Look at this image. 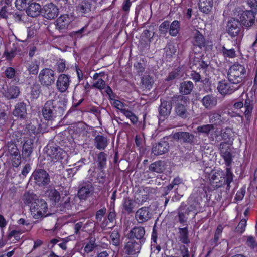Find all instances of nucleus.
Here are the masks:
<instances>
[{
	"mask_svg": "<svg viewBox=\"0 0 257 257\" xmlns=\"http://www.w3.org/2000/svg\"><path fill=\"white\" fill-rule=\"evenodd\" d=\"M36 134V127L31 123L26 125L25 128L21 131L20 139L23 138L24 141L22 153L23 158L27 159L31 155L33 149L34 140L29 137Z\"/></svg>",
	"mask_w": 257,
	"mask_h": 257,
	"instance_id": "1",
	"label": "nucleus"
},
{
	"mask_svg": "<svg viewBox=\"0 0 257 257\" xmlns=\"http://www.w3.org/2000/svg\"><path fill=\"white\" fill-rule=\"evenodd\" d=\"M189 99L182 95H175L171 97V104L174 106L176 115L183 119L188 116V105Z\"/></svg>",
	"mask_w": 257,
	"mask_h": 257,
	"instance_id": "2",
	"label": "nucleus"
},
{
	"mask_svg": "<svg viewBox=\"0 0 257 257\" xmlns=\"http://www.w3.org/2000/svg\"><path fill=\"white\" fill-rule=\"evenodd\" d=\"M246 70L244 65L235 63L228 70L227 78L237 84H241L246 77Z\"/></svg>",
	"mask_w": 257,
	"mask_h": 257,
	"instance_id": "3",
	"label": "nucleus"
},
{
	"mask_svg": "<svg viewBox=\"0 0 257 257\" xmlns=\"http://www.w3.org/2000/svg\"><path fill=\"white\" fill-rule=\"evenodd\" d=\"M242 84H237L228 79L219 81L217 84V89L218 92L223 96L231 95L238 90Z\"/></svg>",
	"mask_w": 257,
	"mask_h": 257,
	"instance_id": "4",
	"label": "nucleus"
},
{
	"mask_svg": "<svg viewBox=\"0 0 257 257\" xmlns=\"http://www.w3.org/2000/svg\"><path fill=\"white\" fill-rule=\"evenodd\" d=\"M47 210V203L44 199L35 200L31 204L30 210L35 219H40L47 216L46 214Z\"/></svg>",
	"mask_w": 257,
	"mask_h": 257,
	"instance_id": "5",
	"label": "nucleus"
},
{
	"mask_svg": "<svg viewBox=\"0 0 257 257\" xmlns=\"http://www.w3.org/2000/svg\"><path fill=\"white\" fill-rule=\"evenodd\" d=\"M219 150L226 167H231L234 156L231 145L227 142H221L219 146Z\"/></svg>",
	"mask_w": 257,
	"mask_h": 257,
	"instance_id": "6",
	"label": "nucleus"
},
{
	"mask_svg": "<svg viewBox=\"0 0 257 257\" xmlns=\"http://www.w3.org/2000/svg\"><path fill=\"white\" fill-rule=\"evenodd\" d=\"M31 179L34 180L35 184L40 187L46 186L50 182L49 174L42 169H36L33 172Z\"/></svg>",
	"mask_w": 257,
	"mask_h": 257,
	"instance_id": "7",
	"label": "nucleus"
},
{
	"mask_svg": "<svg viewBox=\"0 0 257 257\" xmlns=\"http://www.w3.org/2000/svg\"><path fill=\"white\" fill-rule=\"evenodd\" d=\"M38 78L42 85L49 88L54 83L55 72L51 69L44 68L40 71Z\"/></svg>",
	"mask_w": 257,
	"mask_h": 257,
	"instance_id": "8",
	"label": "nucleus"
},
{
	"mask_svg": "<svg viewBox=\"0 0 257 257\" xmlns=\"http://www.w3.org/2000/svg\"><path fill=\"white\" fill-rule=\"evenodd\" d=\"M191 42L194 50H197L198 52L205 50L208 43L204 35L198 30L193 32Z\"/></svg>",
	"mask_w": 257,
	"mask_h": 257,
	"instance_id": "9",
	"label": "nucleus"
},
{
	"mask_svg": "<svg viewBox=\"0 0 257 257\" xmlns=\"http://www.w3.org/2000/svg\"><path fill=\"white\" fill-rule=\"evenodd\" d=\"M66 155V152L62 150L60 147H51L47 151V161H50L52 163L61 161Z\"/></svg>",
	"mask_w": 257,
	"mask_h": 257,
	"instance_id": "10",
	"label": "nucleus"
},
{
	"mask_svg": "<svg viewBox=\"0 0 257 257\" xmlns=\"http://www.w3.org/2000/svg\"><path fill=\"white\" fill-rule=\"evenodd\" d=\"M145 229L143 226H134L127 233V239L135 240L144 244L146 241Z\"/></svg>",
	"mask_w": 257,
	"mask_h": 257,
	"instance_id": "11",
	"label": "nucleus"
},
{
	"mask_svg": "<svg viewBox=\"0 0 257 257\" xmlns=\"http://www.w3.org/2000/svg\"><path fill=\"white\" fill-rule=\"evenodd\" d=\"M256 14L257 13L254 12L253 11H243L238 15V20L243 26L245 28H249L254 24Z\"/></svg>",
	"mask_w": 257,
	"mask_h": 257,
	"instance_id": "12",
	"label": "nucleus"
},
{
	"mask_svg": "<svg viewBox=\"0 0 257 257\" xmlns=\"http://www.w3.org/2000/svg\"><path fill=\"white\" fill-rule=\"evenodd\" d=\"M51 107L56 117H61L65 113L67 101L65 99L58 98L54 100H49Z\"/></svg>",
	"mask_w": 257,
	"mask_h": 257,
	"instance_id": "13",
	"label": "nucleus"
},
{
	"mask_svg": "<svg viewBox=\"0 0 257 257\" xmlns=\"http://www.w3.org/2000/svg\"><path fill=\"white\" fill-rule=\"evenodd\" d=\"M143 244V243L135 240L128 239L124 247V252L126 254L130 256L138 254L140 253Z\"/></svg>",
	"mask_w": 257,
	"mask_h": 257,
	"instance_id": "14",
	"label": "nucleus"
},
{
	"mask_svg": "<svg viewBox=\"0 0 257 257\" xmlns=\"http://www.w3.org/2000/svg\"><path fill=\"white\" fill-rule=\"evenodd\" d=\"M223 173V176L220 177V180H219L216 186L218 187H222L224 185H226V189L229 190L230 188V184L233 180L234 175L231 170V167H226L225 169V172Z\"/></svg>",
	"mask_w": 257,
	"mask_h": 257,
	"instance_id": "15",
	"label": "nucleus"
},
{
	"mask_svg": "<svg viewBox=\"0 0 257 257\" xmlns=\"http://www.w3.org/2000/svg\"><path fill=\"white\" fill-rule=\"evenodd\" d=\"M152 212L149 207H142L136 212L135 219L139 224H143L149 221L152 217Z\"/></svg>",
	"mask_w": 257,
	"mask_h": 257,
	"instance_id": "16",
	"label": "nucleus"
},
{
	"mask_svg": "<svg viewBox=\"0 0 257 257\" xmlns=\"http://www.w3.org/2000/svg\"><path fill=\"white\" fill-rule=\"evenodd\" d=\"M70 77L65 74H61L56 80V88L60 93H65L69 87Z\"/></svg>",
	"mask_w": 257,
	"mask_h": 257,
	"instance_id": "17",
	"label": "nucleus"
},
{
	"mask_svg": "<svg viewBox=\"0 0 257 257\" xmlns=\"http://www.w3.org/2000/svg\"><path fill=\"white\" fill-rule=\"evenodd\" d=\"M43 16L47 19H53L58 15V9L57 6L51 3L44 6Z\"/></svg>",
	"mask_w": 257,
	"mask_h": 257,
	"instance_id": "18",
	"label": "nucleus"
},
{
	"mask_svg": "<svg viewBox=\"0 0 257 257\" xmlns=\"http://www.w3.org/2000/svg\"><path fill=\"white\" fill-rule=\"evenodd\" d=\"M169 147L170 146L167 141L161 140L153 146L152 153L156 156L161 155L167 152Z\"/></svg>",
	"mask_w": 257,
	"mask_h": 257,
	"instance_id": "19",
	"label": "nucleus"
},
{
	"mask_svg": "<svg viewBox=\"0 0 257 257\" xmlns=\"http://www.w3.org/2000/svg\"><path fill=\"white\" fill-rule=\"evenodd\" d=\"M241 24L239 20L237 19H233L229 21L227 33L232 38L238 36L241 30Z\"/></svg>",
	"mask_w": 257,
	"mask_h": 257,
	"instance_id": "20",
	"label": "nucleus"
},
{
	"mask_svg": "<svg viewBox=\"0 0 257 257\" xmlns=\"http://www.w3.org/2000/svg\"><path fill=\"white\" fill-rule=\"evenodd\" d=\"M174 138L180 142L192 144L194 142L195 137L187 132H178L174 134Z\"/></svg>",
	"mask_w": 257,
	"mask_h": 257,
	"instance_id": "21",
	"label": "nucleus"
},
{
	"mask_svg": "<svg viewBox=\"0 0 257 257\" xmlns=\"http://www.w3.org/2000/svg\"><path fill=\"white\" fill-rule=\"evenodd\" d=\"M12 113L13 115L18 118H25L27 114L26 104L23 102L17 103Z\"/></svg>",
	"mask_w": 257,
	"mask_h": 257,
	"instance_id": "22",
	"label": "nucleus"
},
{
	"mask_svg": "<svg viewBox=\"0 0 257 257\" xmlns=\"http://www.w3.org/2000/svg\"><path fill=\"white\" fill-rule=\"evenodd\" d=\"M93 190V188L91 184H85L81 187L78 191L77 195L80 200H86Z\"/></svg>",
	"mask_w": 257,
	"mask_h": 257,
	"instance_id": "23",
	"label": "nucleus"
},
{
	"mask_svg": "<svg viewBox=\"0 0 257 257\" xmlns=\"http://www.w3.org/2000/svg\"><path fill=\"white\" fill-rule=\"evenodd\" d=\"M109 140L101 135H97L94 139V146L98 150H104L108 145Z\"/></svg>",
	"mask_w": 257,
	"mask_h": 257,
	"instance_id": "24",
	"label": "nucleus"
},
{
	"mask_svg": "<svg viewBox=\"0 0 257 257\" xmlns=\"http://www.w3.org/2000/svg\"><path fill=\"white\" fill-rule=\"evenodd\" d=\"M133 66L137 74L142 76L147 67V60L146 58H141L134 63Z\"/></svg>",
	"mask_w": 257,
	"mask_h": 257,
	"instance_id": "25",
	"label": "nucleus"
},
{
	"mask_svg": "<svg viewBox=\"0 0 257 257\" xmlns=\"http://www.w3.org/2000/svg\"><path fill=\"white\" fill-rule=\"evenodd\" d=\"M49 100L47 101L42 109V114L45 120H51L56 117Z\"/></svg>",
	"mask_w": 257,
	"mask_h": 257,
	"instance_id": "26",
	"label": "nucleus"
},
{
	"mask_svg": "<svg viewBox=\"0 0 257 257\" xmlns=\"http://www.w3.org/2000/svg\"><path fill=\"white\" fill-rule=\"evenodd\" d=\"M203 106L206 109H210L217 105V99L212 94H207L201 100Z\"/></svg>",
	"mask_w": 257,
	"mask_h": 257,
	"instance_id": "27",
	"label": "nucleus"
},
{
	"mask_svg": "<svg viewBox=\"0 0 257 257\" xmlns=\"http://www.w3.org/2000/svg\"><path fill=\"white\" fill-rule=\"evenodd\" d=\"M41 6L37 3L30 4L26 10L28 16L35 18L40 15L41 12Z\"/></svg>",
	"mask_w": 257,
	"mask_h": 257,
	"instance_id": "28",
	"label": "nucleus"
},
{
	"mask_svg": "<svg viewBox=\"0 0 257 257\" xmlns=\"http://www.w3.org/2000/svg\"><path fill=\"white\" fill-rule=\"evenodd\" d=\"M172 106L171 98L170 102L166 100L161 101V104L159 109L160 115L164 118H167L171 113Z\"/></svg>",
	"mask_w": 257,
	"mask_h": 257,
	"instance_id": "29",
	"label": "nucleus"
},
{
	"mask_svg": "<svg viewBox=\"0 0 257 257\" xmlns=\"http://www.w3.org/2000/svg\"><path fill=\"white\" fill-rule=\"evenodd\" d=\"M194 88V84L191 81H184L180 84L179 92L182 95L190 94Z\"/></svg>",
	"mask_w": 257,
	"mask_h": 257,
	"instance_id": "30",
	"label": "nucleus"
},
{
	"mask_svg": "<svg viewBox=\"0 0 257 257\" xmlns=\"http://www.w3.org/2000/svg\"><path fill=\"white\" fill-rule=\"evenodd\" d=\"M107 155L104 152H100L96 155V169H105L107 166Z\"/></svg>",
	"mask_w": 257,
	"mask_h": 257,
	"instance_id": "31",
	"label": "nucleus"
},
{
	"mask_svg": "<svg viewBox=\"0 0 257 257\" xmlns=\"http://www.w3.org/2000/svg\"><path fill=\"white\" fill-rule=\"evenodd\" d=\"M91 4L87 0H84L76 6V10L82 15L89 13L92 7Z\"/></svg>",
	"mask_w": 257,
	"mask_h": 257,
	"instance_id": "32",
	"label": "nucleus"
},
{
	"mask_svg": "<svg viewBox=\"0 0 257 257\" xmlns=\"http://www.w3.org/2000/svg\"><path fill=\"white\" fill-rule=\"evenodd\" d=\"M209 122L211 124L214 125H221L225 121V119L221 116V115L217 112H212L209 116Z\"/></svg>",
	"mask_w": 257,
	"mask_h": 257,
	"instance_id": "33",
	"label": "nucleus"
},
{
	"mask_svg": "<svg viewBox=\"0 0 257 257\" xmlns=\"http://www.w3.org/2000/svg\"><path fill=\"white\" fill-rule=\"evenodd\" d=\"M123 209L127 214H131L133 212V210L135 207V200L131 198L127 197L124 198L122 202Z\"/></svg>",
	"mask_w": 257,
	"mask_h": 257,
	"instance_id": "34",
	"label": "nucleus"
},
{
	"mask_svg": "<svg viewBox=\"0 0 257 257\" xmlns=\"http://www.w3.org/2000/svg\"><path fill=\"white\" fill-rule=\"evenodd\" d=\"M56 23V27L60 31L66 29L69 24L68 17L64 15H61L57 18Z\"/></svg>",
	"mask_w": 257,
	"mask_h": 257,
	"instance_id": "35",
	"label": "nucleus"
},
{
	"mask_svg": "<svg viewBox=\"0 0 257 257\" xmlns=\"http://www.w3.org/2000/svg\"><path fill=\"white\" fill-rule=\"evenodd\" d=\"M199 9L204 13H208L212 9L213 0H199L198 3Z\"/></svg>",
	"mask_w": 257,
	"mask_h": 257,
	"instance_id": "36",
	"label": "nucleus"
},
{
	"mask_svg": "<svg viewBox=\"0 0 257 257\" xmlns=\"http://www.w3.org/2000/svg\"><path fill=\"white\" fill-rule=\"evenodd\" d=\"M41 93V87L38 83L35 82L31 87L30 98L32 100L37 99Z\"/></svg>",
	"mask_w": 257,
	"mask_h": 257,
	"instance_id": "37",
	"label": "nucleus"
},
{
	"mask_svg": "<svg viewBox=\"0 0 257 257\" xmlns=\"http://www.w3.org/2000/svg\"><path fill=\"white\" fill-rule=\"evenodd\" d=\"M20 94L19 88L15 85L11 86L6 92L5 96L8 99H12L16 98Z\"/></svg>",
	"mask_w": 257,
	"mask_h": 257,
	"instance_id": "38",
	"label": "nucleus"
},
{
	"mask_svg": "<svg viewBox=\"0 0 257 257\" xmlns=\"http://www.w3.org/2000/svg\"><path fill=\"white\" fill-rule=\"evenodd\" d=\"M180 233V241L184 244H187L190 242L189 239L188 229L187 227L179 228Z\"/></svg>",
	"mask_w": 257,
	"mask_h": 257,
	"instance_id": "39",
	"label": "nucleus"
},
{
	"mask_svg": "<svg viewBox=\"0 0 257 257\" xmlns=\"http://www.w3.org/2000/svg\"><path fill=\"white\" fill-rule=\"evenodd\" d=\"M180 22L178 20H174L169 26V34L171 36L175 37L179 32Z\"/></svg>",
	"mask_w": 257,
	"mask_h": 257,
	"instance_id": "40",
	"label": "nucleus"
},
{
	"mask_svg": "<svg viewBox=\"0 0 257 257\" xmlns=\"http://www.w3.org/2000/svg\"><path fill=\"white\" fill-rule=\"evenodd\" d=\"M190 214L186 211L185 208H184L182 205L178 209V219L180 223L183 224L187 221Z\"/></svg>",
	"mask_w": 257,
	"mask_h": 257,
	"instance_id": "41",
	"label": "nucleus"
},
{
	"mask_svg": "<svg viewBox=\"0 0 257 257\" xmlns=\"http://www.w3.org/2000/svg\"><path fill=\"white\" fill-rule=\"evenodd\" d=\"M142 86L145 89L150 90L154 83V80L150 75L144 76L141 79Z\"/></svg>",
	"mask_w": 257,
	"mask_h": 257,
	"instance_id": "42",
	"label": "nucleus"
},
{
	"mask_svg": "<svg viewBox=\"0 0 257 257\" xmlns=\"http://www.w3.org/2000/svg\"><path fill=\"white\" fill-rule=\"evenodd\" d=\"M47 196L50 200L55 203L58 202L60 199V193L55 189H51L47 191Z\"/></svg>",
	"mask_w": 257,
	"mask_h": 257,
	"instance_id": "43",
	"label": "nucleus"
},
{
	"mask_svg": "<svg viewBox=\"0 0 257 257\" xmlns=\"http://www.w3.org/2000/svg\"><path fill=\"white\" fill-rule=\"evenodd\" d=\"M30 74L37 75L39 69V63L37 60H34L29 63L27 67Z\"/></svg>",
	"mask_w": 257,
	"mask_h": 257,
	"instance_id": "44",
	"label": "nucleus"
},
{
	"mask_svg": "<svg viewBox=\"0 0 257 257\" xmlns=\"http://www.w3.org/2000/svg\"><path fill=\"white\" fill-rule=\"evenodd\" d=\"M149 168L150 171L157 173H162L164 170V166L160 161L151 164Z\"/></svg>",
	"mask_w": 257,
	"mask_h": 257,
	"instance_id": "45",
	"label": "nucleus"
},
{
	"mask_svg": "<svg viewBox=\"0 0 257 257\" xmlns=\"http://www.w3.org/2000/svg\"><path fill=\"white\" fill-rule=\"evenodd\" d=\"M96 172H93V173L96 174L95 177L97 182L100 184H103L105 182L106 173L105 169H96Z\"/></svg>",
	"mask_w": 257,
	"mask_h": 257,
	"instance_id": "46",
	"label": "nucleus"
},
{
	"mask_svg": "<svg viewBox=\"0 0 257 257\" xmlns=\"http://www.w3.org/2000/svg\"><path fill=\"white\" fill-rule=\"evenodd\" d=\"M96 244L95 243V240H90L87 242L84 246L83 252L84 254H88L89 253L92 252L96 248Z\"/></svg>",
	"mask_w": 257,
	"mask_h": 257,
	"instance_id": "47",
	"label": "nucleus"
},
{
	"mask_svg": "<svg viewBox=\"0 0 257 257\" xmlns=\"http://www.w3.org/2000/svg\"><path fill=\"white\" fill-rule=\"evenodd\" d=\"M111 243L112 245L118 246L120 244V235L117 230H114L110 235Z\"/></svg>",
	"mask_w": 257,
	"mask_h": 257,
	"instance_id": "48",
	"label": "nucleus"
},
{
	"mask_svg": "<svg viewBox=\"0 0 257 257\" xmlns=\"http://www.w3.org/2000/svg\"><path fill=\"white\" fill-rule=\"evenodd\" d=\"M215 128L213 124H204L198 126L197 128V132L205 135H208L211 131Z\"/></svg>",
	"mask_w": 257,
	"mask_h": 257,
	"instance_id": "49",
	"label": "nucleus"
},
{
	"mask_svg": "<svg viewBox=\"0 0 257 257\" xmlns=\"http://www.w3.org/2000/svg\"><path fill=\"white\" fill-rule=\"evenodd\" d=\"M222 53L224 57L234 58L236 57V51L234 48L228 49L225 47L223 46Z\"/></svg>",
	"mask_w": 257,
	"mask_h": 257,
	"instance_id": "50",
	"label": "nucleus"
},
{
	"mask_svg": "<svg viewBox=\"0 0 257 257\" xmlns=\"http://www.w3.org/2000/svg\"><path fill=\"white\" fill-rule=\"evenodd\" d=\"M164 50L166 57L169 58H172L176 52V49L173 44H167Z\"/></svg>",
	"mask_w": 257,
	"mask_h": 257,
	"instance_id": "51",
	"label": "nucleus"
},
{
	"mask_svg": "<svg viewBox=\"0 0 257 257\" xmlns=\"http://www.w3.org/2000/svg\"><path fill=\"white\" fill-rule=\"evenodd\" d=\"M170 22L168 20L163 22L159 26V31L161 35L166 36L169 30Z\"/></svg>",
	"mask_w": 257,
	"mask_h": 257,
	"instance_id": "52",
	"label": "nucleus"
},
{
	"mask_svg": "<svg viewBox=\"0 0 257 257\" xmlns=\"http://www.w3.org/2000/svg\"><path fill=\"white\" fill-rule=\"evenodd\" d=\"M247 218L242 219L235 229V231L239 234H242L245 230Z\"/></svg>",
	"mask_w": 257,
	"mask_h": 257,
	"instance_id": "53",
	"label": "nucleus"
},
{
	"mask_svg": "<svg viewBox=\"0 0 257 257\" xmlns=\"http://www.w3.org/2000/svg\"><path fill=\"white\" fill-rule=\"evenodd\" d=\"M20 11H17L13 14V18L16 22H22L24 21V18L26 17V15L23 10H19Z\"/></svg>",
	"mask_w": 257,
	"mask_h": 257,
	"instance_id": "54",
	"label": "nucleus"
},
{
	"mask_svg": "<svg viewBox=\"0 0 257 257\" xmlns=\"http://www.w3.org/2000/svg\"><path fill=\"white\" fill-rule=\"evenodd\" d=\"M31 0H16L15 6L19 10H24L27 4H30Z\"/></svg>",
	"mask_w": 257,
	"mask_h": 257,
	"instance_id": "55",
	"label": "nucleus"
},
{
	"mask_svg": "<svg viewBox=\"0 0 257 257\" xmlns=\"http://www.w3.org/2000/svg\"><path fill=\"white\" fill-rule=\"evenodd\" d=\"M92 87L97 88L100 90L105 89L106 83L104 80L101 78L98 79V80L92 84Z\"/></svg>",
	"mask_w": 257,
	"mask_h": 257,
	"instance_id": "56",
	"label": "nucleus"
},
{
	"mask_svg": "<svg viewBox=\"0 0 257 257\" xmlns=\"http://www.w3.org/2000/svg\"><path fill=\"white\" fill-rule=\"evenodd\" d=\"M17 54V48L15 47L12 49L10 51L5 50L4 55L8 60H11Z\"/></svg>",
	"mask_w": 257,
	"mask_h": 257,
	"instance_id": "57",
	"label": "nucleus"
},
{
	"mask_svg": "<svg viewBox=\"0 0 257 257\" xmlns=\"http://www.w3.org/2000/svg\"><path fill=\"white\" fill-rule=\"evenodd\" d=\"M246 244L251 249L257 251V242L253 236H249L246 240Z\"/></svg>",
	"mask_w": 257,
	"mask_h": 257,
	"instance_id": "58",
	"label": "nucleus"
},
{
	"mask_svg": "<svg viewBox=\"0 0 257 257\" xmlns=\"http://www.w3.org/2000/svg\"><path fill=\"white\" fill-rule=\"evenodd\" d=\"M217 174H218V173L215 172L213 174L211 175L209 179L211 185L214 188L216 189L219 188L216 186V184H217L219 180H220L218 177Z\"/></svg>",
	"mask_w": 257,
	"mask_h": 257,
	"instance_id": "59",
	"label": "nucleus"
},
{
	"mask_svg": "<svg viewBox=\"0 0 257 257\" xmlns=\"http://www.w3.org/2000/svg\"><path fill=\"white\" fill-rule=\"evenodd\" d=\"M111 104L116 109L119 110L120 112L126 107V104L118 100H114L111 102Z\"/></svg>",
	"mask_w": 257,
	"mask_h": 257,
	"instance_id": "60",
	"label": "nucleus"
},
{
	"mask_svg": "<svg viewBox=\"0 0 257 257\" xmlns=\"http://www.w3.org/2000/svg\"><path fill=\"white\" fill-rule=\"evenodd\" d=\"M106 213V208L105 207L97 211L95 214V219L97 221H100Z\"/></svg>",
	"mask_w": 257,
	"mask_h": 257,
	"instance_id": "61",
	"label": "nucleus"
},
{
	"mask_svg": "<svg viewBox=\"0 0 257 257\" xmlns=\"http://www.w3.org/2000/svg\"><path fill=\"white\" fill-rule=\"evenodd\" d=\"M105 92L108 95V99L110 101H112L113 102L114 100H116L115 99V98L116 97V95L113 92L112 89L109 86H107L105 88Z\"/></svg>",
	"mask_w": 257,
	"mask_h": 257,
	"instance_id": "62",
	"label": "nucleus"
},
{
	"mask_svg": "<svg viewBox=\"0 0 257 257\" xmlns=\"http://www.w3.org/2000/svg\"><path fill=\"white\" fill-rule=\"evenodd\" d=\"M16 71L14 68L9 67L6 69L5 74L7 78L9 79L13 78L15 75Z\"/></svg>",
	"mask_w": 257,
	"mask_h": 257,
	"instance_id": "63",
	"label": "nucleus"
},
{
	"mask_svg": "<svg viewBox=\"0 0 257 257\" xmlns=\"http://www.w3.org/2000/svg\"><path fill=\"white\" fill-rule=\"evenodd\" d=\"M66 68L65 61L63 60H60L56 63V69L57 72H63Z\"/></svg>",
	"mask_w": 257,
	"mask_h": 257,
	"instance_id": "64",
	"label": "nucleus"
}]
</instances>
